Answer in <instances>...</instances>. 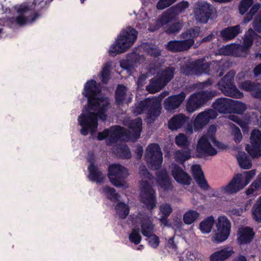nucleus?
Masks as SVG:
<instances>
[{
    "instance_id": "obj_1",
    "label": "nucleus",
    "mask_w": 261,
    "mask_h": 261,
    "mask_svg": "<svg viewBox=\"0 0 261 261\" xmlns=\"http://www.w3.org/2000/svg\"><path fill=\"white\" fill-rule=\"evenodd\" d=\"M82 94L87 98L88 106L78 118L82 126L81 133L86 136L89 132L93 135L97 130L98 118L102 121L106 120L110 102L108 98L101 95L100 90L93 80L86 83Z\"/></svg>"
},
{
    "instance_id": "obj_2",
    "label": "nucleus",
    "mask_w": 261,
    "mask_h": 261,
    "mask_svg": "<svg viewBox=\"0 0 261 261\" xmlns=\"http://www.w3.org/2000/svg\"><path fill=\"white\" fill-rule=\"evenodd\" d=\"M124 123L129 128L128 133L123 127L115 126L99 133L97 136L98 140H102L106 139L108 144H112L117 141L118 139L125 141L138 139L140 136L142 130L141 119L137 118L134 120L127 119L124 121Z\"/></svg>"
},
{
    "instance_id": "obj_3",
    "label": "nucleus",
    "mask_w": 261,
    "mask_h": 261,
    "mask_svg": "<svg viewBox=\"0 0 261 261\" xmlns=\"http://www.w3.org/2000/svg\"><path fill=\"white\" fill-rule=\"evenodd\" d=\"M216 132V126L212 125L209 127L207 134L200 138L197 145V152L199 156L216 155L217 151L215 147L221 150L226 148V145L215 139L214 135Z\"/></svg>"
},
{
    "instance_id": "obj_4",
    "label": "nucleus",
    "mask_w": 261,
    "mask_h": 261,
    "mask_svg": "<svg viewBox=\"0 0 261 261\" xmlns=\"http://www.w3.org/2000/svg\"><path fill=\"white\" fill-rule=\"evenodd\" d=\"M132 222L135 227L140 226L142 234L149 238V244L153 248H156L159 245V238L154 232V224L153 223V219L146 213H139L132 217Z\"/></svg>"
},
{
    "instance_id": "obj_5",
    "label": "nucleus",
    "mask_w": 261,
    "mask_h": 261,
    "mask_svg": "<svg viewBox=\"0 0 261 261\" xmlns=\"http://www.w3.org/2000/svg\"><path fill=\"white\" fill-rule=\"evenodd\" d=\"M139 175L142 179L140 181L141 200L148 209H153L155 207L156 200L154 191L148 182L151 176L143 165L140 166Z\"/></svg>"
},
{
    "instance_id": "obj_6",
    "label": "nucleus",
    "mask_w": 261,
    "mask_h": 261,
    "mask_svg": "<svg viewBox=\"0 0 261 261\" xmlns=\"http://www.w3.org/2000/svg\"><path fill=\"white\" fill-rule=\"evenodd\" d=\"M138 32L131 28L123 30L111 46L109 53L112 56L124 53L130 47L137 39Z\"/></svg>"
},
{
    "instance_id": "obj_7",
    "label": "nucleus",
    "mask_w": 261,
    "mask_h": 261,
    "mask_svg": "<svg viewBox=\"0 0 261 261\" xmlns=\"http://www.w3.org/2000/svg\"><path fill=\"white\" fill-rule=\"evenodd\" d=\"M200 33L199 27L189 29L181 34L184 40H172L166 45V48L172 52L184 51L188 50L194 43L195 38L197 37Z\"/></svg>"
},
{
    "instance_id": "obj_8",
    "label": "nucleus",
    "mask_w": 261,
    "mask_h": 261,
    "mask_svg": "<svg viewBox=\"0 0 261 261\" xmlns=\"http://www.w3.org/2000/svg\"><path fill=\"white\" fill-rule=\"evenodd\" d=\"M255 170L244 172L243 174H236L226 186L220 188L219 191L222 194H232L243 189L255 176Z\"/></svg>"
},
{
    "instance_id": "obj_9",
    "label": "nucleus",
    "mask_w": 261,
    "mask_h": 261,
    "mask_svg": "<svg viewBox=\"0 0 261 261\" xmlns=\"http://www.w3.org/2000/svg\"><path fill=\"white\" fill-rule=\"evenodd\" d=\"M254 34L253 30L249 29L244 36L243 45L231 44L222 47L220 53L225 56H245L252 46L251 36Z\"/></svg>"
},
{
    "instance_id": "obj_10",
    "label": "nucleus",
    "mask_w": 261,
    "mask_h": 261,
    "mask_svg": "<svg viewBox=\"0 0 261 261\" xmlns=\"http://www.w3.org/2000/svg\"><path fill=\"white\" fill-rule=\"evenodd\" d=\"M159 102L147 98L143 101L135 103L132 109V112L135 115H140L145 113L147 115V122L151 123L154 121L159 115V111L158 109Z\"/></svg>"
},
{
    "instance_id": "obj_11",
    "label": "nucleus",
    "mask_w": 261,
    "mask_h": 261,
    "mask_svg": "<svg viewBox=\"0 0 261 261\" xmlns=\"http://www.w3.org/2000/svg\"><path fill=\"white\" fill-rule=\"evenodd\" d=\"M189 6V3L186 1L179 3L164 12L156 21L154 26H153V24L151 23L149 30L153 32L160 28L161 25H165L168 22H171L173 20L175 14L183 12Z\"/></svg>"
},
{
    "instance_id": "obj_12",
    "label": "nucleus",
    "mask_w": 261,
    "mask_h": 261,
    "mask_svg": "<svg viewBox=\"0 0 261 261\" xmlns=\"http://www.w3.org/2000/svg\"><path fill=\"white\" fill-rule=\"evenodd\" d=\"M217 95L216 91H202L190 96L186 103V110L190 113L201 108L209 99Z\"/></svg>"
},
{
    "instance_id": "obj_13",
    "label": "nucleus",
    "mask_w": 261,
    "mask_h": 261,
    "mask_svg": "<svg viewBox=\"0 0 261 261\" xmlns=\"http://www.w3.org/2000/svg\"><path fill=\"white\" fill-rule=\"evenodd\" d=\"M129 173L128 170L119 164H112L109 167L108 177L111 182L118 188L127 187L124 179Z\"/></svg>"
},
{
    "instance_id": "obj_14",
    "label": "nucleus",
    "mask_w": 261,
    "mask_h": 261,
    "mask_svg": "<svg viewBox=\"0 0 261 261\" xmlns=\"http://www.w3.org/2000/svg\"><path fill=\"white\" fill-rule=\"evenodd\" d=\"M234 72L231 71L223 77L218 83V86L222 92L226 96L234 98H242L243 93L241 92L233 84Z\"/></svg>"
},
{
    "instance_id": "obj_15",
    "label": "nucleus",
    "mask_w": 261,
    "mask_h": 261,
    "mask_svg": "<svg viewBox=\"0 0 261 261\" xmlns=\"http://www.w3.org/2000/svg\"><path fill=\"white\" fill-rule=\"evenodd\" d=\"M193 65L200 73H205L213 76L216 75V77L221 76L225 71L224 63L219 61H213L208 64L203 63L202 60H199L194 61Z\"/></svg>"
},
{
    "instance_id": "obj_16",
    "label": "nucleus",
    "mask_w": 261,
    "mask_h": 261,
    "mask_svg": "<svg viewBox=\"0 0 261 261\" xmlns=\"http://www.w3.org/2000/svg\"><path fill=\"white\" fill-rule=\"evenodd\" d=\"M145 158L152 169H159L163 163L162 152L159 145L155 143L149 144L145 151Z\"/></svg>"
},
{
    "instance_id": "obj_17",
    "label": "nucleus",
    "mask_w": 261,
    "mask_h": 261,
    "mask_svg": "<svg viewBox=\"0 0 261 261\" xmlns=\"http://www.w3.org/2000/svg\"><path fill=\"white\" fill-rule=\"evenodd\" d=\"M217 230L213 236V241L221 243L225 241L230 234L231 224L225 216H220L216 223Z\"/></svg>"
},
{
    "instance_id": "obj_18",
    "label": "nucleus",
    "mask_w": 261,
    "mask_h": 261,
    "mask_svg": "<svg viewBox=\"0 0 261 261\" xmlns=\"http://www.w3.org/2000/svg\"><path fill=\"white\" fill-rule=\"evenodd\" d=\"M251 146L247 144L246 150L252 158L261 156V132L258 129L252 130L250 137Z\"/></svg>"
},
{
    "instance_id": "obj_19",
    "label": "nucleus",
    "mask_w": 261,
    "mask_h": 261,
    "mask_svg": "<svg viewBox=\"0 0 261 261\" xmlns=\"http://www.w3.org/2000/svg\"><path fill=\"white\" fill-rule=\"evenodd\" d=\"M174 72V68L172 67H166L161 70L159 66L151 64L149 68V73L150 74H154L156 73V77L165 86L172 79Z\"/></svg>"
},
{
    "instance_id": "obj_20",
    "label": "nucleus",
    "mask_w": 261,
    "mask_h": 261,
    "mask_svg": "<svg viewBox=\"0 0 261 261\" xmlns=\"http://www.w3.org/2000/svg\"><path fill=\"white\" fill-rule=\"evenodd\" d=\"M218 114L215 110L209 109L199 113L193 120L194 131L198 132L201 130L211 120L215 119Z\"/></svg>"
},
{
    "instance_id": "obj_21",
    "label": "nucleus",
    "mask_w": 261,
    "mask_h": 261,
    "mask_svg": "<svg viewBox=\"0 0 261 261\" xmlns=\"http://www.w3.org/2000/svg\"><path fill=\"white\" fill-rule=\"evenodd\" d=\"M253 0H243L241 1L239 6V11L240 14H244L247 12L249 9L251 7L250 11L247 13L246 16L244 18V23L249 22L252 19L253 16L260 8V5L258 4L253 5Z\"/></svg>"
},
{
    "instance_id": "obj_22",
    "label": "nucleus",
    "mask_w": 261,
    "mask_h": 261,
    "mask_svg": "<svg viewBox=\"0 0 261 261\" xmlns=\"http://www.w3.org/2000/svg\"><path fill=\"white\" fill-rule=\"evenodd\" d=\"M212 14L211 6L205 2L197 4L194 15L196 19L200 22L205 23L209 19Z\"/></svg>"
},
{
    "instance_id": "obj_23",
    "label": "nucleus",
    "mask_w": 261,
    "mask_h": 261,
    "mask_svg": "<svg viewBox=\"0 0 261 261\" xmlns=\"http://www.w3.org/2000/svg\"><path fill=\"white\" fill-rule=\"evenodd\" d=\"M170 172L174 179L178 183L184 185H190L192 180L191 177L181 168L175 164L169 167Z\"/></svg>"
},
{
    "instance_id": "obj_24",
    "label": "nucleus",
    "mask_w": 261,
    "mask_h": 261,
    "mask_svg": "<svg viewBox=\"0 0 261 261\" xmlns=\"http://www.w3.org/2000/svg\"><path fill=\"white\" fill-rule=\"evenodd\" d=\"M29 11L30 9L25 4H22L18 7L17 12L19 13V16L16 18V21L18 24L23 25L33 22L39 17L38 14L34 13L32 18H29L27 15L30 14Z\"/></svg>"
},
{
    "instance_id": "obj_25",
    "label": "nucleus",
    "mask_w": 261,
    "mask_h": 261,
    "mask_svg": "<svg viewBox=\"0 0 261 261\" xmlns=\"http://www.w3.org/2000/svg\"><path fill=\"white\" fill-rule=\"evenodd\" d=\"M186 97V94L184 92H181L179 94L168 97L164 102L165 109L168 112L173 111L180 106Z\"/></svg>"
},
{
    "instance_id": "obj_26",
    "label": "nucleus",
    "mask_w": 261,
    "mask_h": 261,
    "mask_svg": "<svg viewBox=\"0 0 261 261\" xmlns=\"http://www.w3.org/2000/svg\"><path fill=\"white\" fill-rule=\"evenodd\" d=\"M144 60L143 56H139L135 53H132L127 59L120 61V66L122 68L130 71L135 67L137 66L138 64L141 63Z\"/></svg>"
},
{
    "instance_id": "obj_27",
    "label": "nucleus",
    "mask_w": 261,
    "mask_h": 261,
    "mask_svg": "<svg viewBox=\"0 0 261 261\" xmlns=\"http://www.w3.org/2000/svg\"><path fill=\"white\" fill-rule=\"evenodd\" d=\"M232 99L227 98L217 99L213 103L214 110H217L221 113H230L232 110L231 105Z\"/></svg>"
},
{
    "instance_id": "obj_28",
    "label": "nucleus",
    "mask_w": 261,
    "mask_h": 261,
    "mask_svg": "<svg viewBox=\"0 0 261 261\" xmlns=\"http://www.w3.org/2000/svg\"><path fill=\"white\" fill-rule=\"evenodd\" d=\"M191 169L194 178L198 186L204 190H208L209 186L200 166L198 165H195L192 166Z\"/></svg>"
},
{
    "instance_id": "obj_29",
    "label": "nucleus",
    "mask_w": 261,
    "mask_h": 261,
    "mask_svg": "<svg viewBox=\"0 0 261 261\" xmlns=\"http://www.w3.org/2000/svg\"><path fill=\"white\" fill-rule=\"evenodd\" d=\"M132 99V95L127 88L122 86L119 85L116 92V101L118 105L121 103H128Z\"/></svg>"
},
{
    "instance_id": "obj_30",
    "label": "nucleus",
    "mask_w": 261,
    "mask_h": 261,
    "mask_svg": "<svg viewBox=\"0 0 261 261\" xmlns=\"http://www.w3.org/2000/svg\"><path fill=\"white\" fill-rule=\"evenodd\" d=\"M254 232L252 229L248 227H241L238 232V241L241 244L250 243L253 239Z\"/></svg>"
},
{
    "instance_id": "obj_31",
    "label": "nucleus",
    "mask_w": 261,
    "mask_h": 261,
    "mask_svg": "<svg viewBox=\"0 0 261 261\" xmlns=\"http://www.w3.org/2000/svg\"><path fill=\"white\" fill-rule=\"evenodd\" d=\"M234 253L233 249L228 247L213 253L210 256L211 261H223L232 255Z\"/></svg>"
},
{
    "instance_id": "obj_32",
    "label": "nucleus",
    "mask_w": 261,
    "mask_h": 261,
    "mask_svg": "<svg viewBox=\"0 0 261 261\" xmlns=\"http://www.w3.org/2000/svg\"><path fill=\"white\" fill-rule=\"evenodd\" d=\"M241 32L240 25H237L223 29L220 32V36L223 40L227 41L235 38Z\"/></svg>"
},
{
    "instance_id": "obj_33",
    "label": "nucleus",
    "mask_w": 261,
    "mask_h": 261,
    "mask_svg": "<svg viewBox=\"0 0 261 261\" xmlns=\"http://www.w3.org/2000/svg\"><path fill=\"white\" fill-rule=\"evenodd\" d=\"M186 115L179 114L174 116L168 122V127L171 130H176L181 127L188 120Z\"/></svg>"
},
{
    "instance_id": "obj_34",
    "label": "nucleus",
    "mask_w": 261,
    "mask_h": 261,
    "mask_svg": "<svg viewBox=\"0 0 261 261\" xmlns=\"http://www.w3.org/2000/svg\"><path fill=\"white\" fill-rule=\"evenodd\" d=\"M88 170V178L90 180L100 183L105 179V175L93 164L89 166Z\"/></svg>"
},
{
    "instance_id": "obj_35",
    "label": "nucleus",
    "mask_w": 261,
    "mask_h": 261,
    "mask_svg": "<svg viewBox=\"0 0 261 261\" xmlns=\"http://www.w3.org/2000/svg\"><path fill=\"white\" fill-rule=\"evenodd\" d=\"M158 182L161 187L165 190L172 188L170 180L167 174L166 170H162L157 174Z\"/></svg>"
},
{
    "instance_id": "obj_36",
    "label": "nucleus",
    "mask_w": 261,
    "mask_h": 261,
    "mask_svg": "<svg viewBox=\"0 0 261 261\" xmlns=\"http://www.w3.org/2000/svg\"><path fill=\"white\" fill-rule=\"evenodd\" d=\"M165 86L159 80L157 77L150 80L149 85L146 86V90L150 93H155L159 91Z\"/></svg>"
},
{
    "instance_id": "obj_37",
    "label": "nucleus",
    "mask_w": 261,
    "mask_h": 261,
    "mask_svg": "<svg viewBox=\"0 0 261 261\" xmlns=\"http://www.w3.org/2000/svg\"><path fill=\"white\" fill-rule=\"evenodd\" d=\"M238 162L241 168L250 169L252 166L251 161L244 152H240L237 155Z\"/></svg>"
},
{
    "instance_id": "obj_38",
    "label": "nucleus",
    "mask_w": 261,
    "mask_h": 261,
    "mask_svg": "<svg viewBox=\"0 0 261 261\" xmlns=\"http://www.w3.org/2000/svg\"><path fill=\"white\" fill-rule=\"evenodd\" d=\"M113 151L117 156L121 158L129 159L132 156L129 149L124 144H121L118 147H115L113 148Z\"/></svg>"
},
{
    "instance_id": "obj_39",
    "label": "nucleus",
    "mask_w": 261,
    "mask_h": 261,
    "mask_svg": "<svg viewBox=\"0 0 261 261\" xmlns=\"http://www.w3.org/2000/svg\"><path fill=\"white\" fill-rule=\"evenodd\" d=\"M214 218L210 216L205 219L199 224V229L203 233H208L211 232L214 223Z\"/></svg>"
},
{
    "instance_id": "obj_40",
    "label": "nucleus",
    "mask_w": 261,
    "mask_h": 261,
    "mask_svg": "<svg viewBox=\"0 0 261 261\" xmlns=\"http://www.w3.org/2000/svg\"><path fill=\"white\" fill-rule=\"evenodd\" d=\"M191 158V151L189 149L177 150L175 152V160L179 163H183Z\"/></svg>"
},
{
    "instance_id": "obj_41",
    "label": "nucleus",
    "mask_w": 261,
    "mask_h": 261,
    "mask_svg": "<svg viewBox=\"0 0 261 261\" xmlns=\"http://www.w3.org/2000/svg\"><path fill=\"white\" fill-rule=\"evenodd\" d=\"M231 107V113L238 114H242L247 109V106L245 103L240 101L234 100H232Z\"/></svg>"
},
{
    "instance_id": "obj_42",
    "label": "nucleus",
    "mask_w": 261,
    "mask_h": 261,
    "mask_svg": "<svg viewBox=\"0 0 261 261\" xmlns=\"http://www.w3.org/2000/svg\"><path fill=\"white\" fill-rule=\"evenodd\" d=\"M116 214L121 219H125L129 213V208L127 205L120 202L116 206Z\"/></svg>"
},
{
    "instance_id": "obj_43",
    "label": "nucleus",
    "mask_w": 261,
    "mask_h": 261,
    "mask_svg": "<svg viewBox=\"0 0 261 261\" xmlns=\"http://www.w3.org/2000/svg\"><path fill=\"white\" fill-rule=\"evenodd\" d=\"M199 215L195 211H188L183 216L184 221L187 224H191L198 219Z\"/></svg>"
},
{
    "instance_id": "obj_44",
    "label": "nucleus",
    "mask_w": 261,
    "mask_h": 261,
    "mask_svg": "<svg viewBox=\"0 0 261 261\" xmlns=\"http://www.w3.org/2000/svg\"><path fill=\"white\" fill-rule=\"evenodd\" d=\"M102 192L111 200L116 201L119 200V195L116 193L115 190L109 186L105 187L102 189Z\"/></svg>"
},
{
    "instance_id": "obj_45",
    "label": "nucleus",
    "mask_w": 261,
    "mask_h": 261,
    "mask_svg": "<svg viewBox=\"0 0 261 261\" xmlns=\"http://www.w3.org/2000/svg\"><path fill=\"white\" fill-rule=\"evenodd\" d=\"M169 22L166 23L165 25H161L163 27L166 33L168 34H176L178 33L181 29L182 25L179 22L174 23L171 25L169 26L168 24Z\"/></svg>"
},
{
    "instance_id": "obj_46",
    "label": "nucleus",
    "mask_w": 261,
    "mask_h": 261,
    "mask_svg": "<svg viewBox=\"0 0 261 261\" xmlns=\"http://www.w3.org/2000/svg\"><path fill=\"white\" fill-rule=\"evenodd\" d=\"M112 65V62H108L103 66L101 72V81L103 83H107L110 79V68Z\"/></svg>"
},
{
    "instance_id": "obj_47",
    "label": "nucleus",
    "mask_w": 261,
    "mask_h": 261,
    "mask_svg": "<svg viewBox=\"0 0 261 261\" xmlns=\"http://www.w3.org/2000/svg\"><path fill=\"white\" fill-rule=\"evenodd\" d=\"M252 214L254 219L256 221H261V196L259 197L254 205Z\"/></svg>"
},
{
    "instance_id": "obj_48",
    "label": "nucleus",
    "mask_w": 261,
    "mask_h": 261,
    "mask_svg": "<svg viewBox=\"0 0 261 261\" xmlns=\"http://www.w3.org/2000/svg\"><path fill=\"white\" fill-rule=\"evenodd\" d=\"M175 140L176 144L180 147H187L190 144L187 136L182 133L177 135L175 137Z\"/></svg>"
},
{
    "instance_id": "obj_49",
    "label": "nucleus",
    "mask_w": 261,
    "mask_h": 261,
    "mask_svg": "<svg viewBox=\"0 0 261 261\" xmlns=\"http://www.w3.org/2000/svg\"><path fill=\"white\" fill-rule=\"evenodd\" d=\"M261 187V180L258 178L251 184L249 188L246 191V194L250 195L251 194H256L258 189Z\"/></svg>"
},
{
    "instance_id": "obj_50",
    "label": "nucleus",
    "mask_w": 261,
    "mask_h": 261,
    "mask_svg": "<svg viewBox=\"0 0 261 261\" xmlns=\"http://www.w3.org/2000/svg\"><path fill=\"white\" fill-rule=\"evenodd\" d=\"M129 241L135 244H138L140 243L142 237L139 233V230L134 228L129 236Z\"/></svg>"
},
{
    "instance_id": "obj_51",
    "label": "nucleus",
    "mask_w": 261,
    "mask_h": 261,
    "mask_svg": "<svg viewBox=\"0 0 261 261\" xmlns=\"http://www.w3.org/2000/svg\"><path fill=\"white\" fill-rule=\"evenodd\" d=\"M160 214L163 216L168 217L172 212V208L170 204L168 203H163L159 207Z\"/></svg>"
},
{
    "instance_id": "obj_52",
    "label": "nucleus",
    "mask_w": 261,
    "mask_h": 261,
    "mask_svg": "<svg viewBox=\"0 0 261 261\" xmlns=\"http://www.w3.org/2000/svg\"><path fill=\"white\" fill-rule=\"evenodd\" d=\"M177 0H159L156 7L158 10H163L169 7Z\"/></svg>"
},
{
    "instance_id": "obj_53",
    "label": "nucleus",
    "mask_w": 261,
    "mask_h": 261,
    "mask_svg": "<svg viewBox=\"0 0 261 261\" xmlns=\"http://www.w3.org/2000/svg\"><path fill=\"white\" fill-rule=\"evenodd\" d=\"M257 85L253 84L250 81H246L241 84V88L246 91L250 92L252 95V92L255 90Z\"/></svg>"
},
{
    "instance_id": "obj_54",
    "label": "nucleus",
    "mask_w": 261,
    "mask_h": 261,
    "mask_svg": "<svg viewBox=\"0 0 261 261\" xmlns=\"http://www.w3.org/2000/svg\"><path fill=\"white\" fill-rule=\"evenodd\" d=\"M169 94V92L168 91H164L161 93L160 95L158 97H153L152 98H149V100H153L155 102H159V106L158 107V109L159 111L160 114H161V101L162 99L166 97V96L168 95Z\"/></svg>"
},
{
    "instance_id": "obj_55",
    "label": "nucleus",
    "mask_w": 261,
    "mask_h": 261,
    "mask_svg": "<svg viewBox=\"0 0 261 261\" xmlns=\"http://www.w3.org/2000/svg\"><path fill=\"white\" fill-rule=\"evenodd\" d=\"M169 94V92L168 91H164L161 93L160 95L158 97H153L152 98H149V100H153L155 102H159V106L158 107V109L159 111L160 114H161V101L162 99L166 97V96L168 95Z\"/></svg>"
},
{
    "instance_id": "obj_56",
    "label": "nucleus",
    "mask_w": 261,
    "mask_h": 261,
    "mask_svg": "<svg viewBox=\"0 0 261 261\" xmlns=\"http://www.w3.org/2000/svg\"><path fill=\"white\" fill-rule=\"evenodd\" d=\"M232 134L235 142H240L242 139V135L239 128L237 126H234L232 129Z\"/></svg>"
},
{
    "instance_id": "obj_57",
    "label": "nucleus",
    "mask_w": 261,
    "mask_h": 261,
    "mask_svg": "<svg viewBox=\"0 0 261 261\" xmlns=\"http://www.w3.org/2000/svg\"><path fill=\"white\" fill-rule=\"evenodd\" d=\"M253 24L255 30L258 33H261V11L257 14Z\"/></svg>"
},
{
    "instance_id": "obj_58",
    "label": "nucleus",
    "mask_w": 261,
    "mask_h": 261,
    "mask_svg": "<svg viewBox=\"0 0 261 261\" xmlns=\"http://www.w3.org/2000/svg\"><path fill=\"white\" fill-rule=\"evenodd\" d=\"M229 119L237 122L241 127L246 128V124L245 122L240 120L238 116L234 115H230L228 116Z\"/></svg>"
},
{
    "instance_id": "obj_59",
    "label": "nucleus",
    "mask_w": 261,
    "mask_h": 261,
    "mask_svg": "<svg viewBox=\"0 0 261 261\" xmlns=\"http://www.w3.org/2000/svg\"><path fill=\"white\" fill-rule=\"evenodd\" d=\"M137 19L139 21H143L144 22H147L148 16L147 14L143 10H141L139 11V14L137 15Z\"/></svg>"
},
{
    "instance_id": "obj_60",
    "label": "nucleus",
    "mask_w": 261,
    "mask_h": 261,
    "mask_svg": "<svg viewBox=\"0 0 261 261\" xmlns=\"http://www.w3.org/2000/svg\"><path fill=\"white\" fill-rule=\"evenodd\" d=\"M148 54L153 57H157L160 55V50L157 47H150L147 50Z\"/></svg>"
},
{
    "instance_id": "obj_61",
    "label": "nucleus",
    "mask_w": 261,
    "mask_h": 261,
    "mask_svg": "<svg viewBox=\"0 0 261 261\" xmlns=\"http://www.w3.org/2000/svg\"><path fill=\"white\" fill-rule=\"evenodd\" d=\"M150 73H149V70L148 71L146 75V74H142L141 75L138 80L137 84L139 86H142L144 84V82L145 80L147 78V77L150 75Z\"/></svg>"
},
{
    "instance_id": "obj_62",
    "label": "nucleus",
    "mask_w": 261,
    "mask_h": 261,
    "mask_svg": "<svg viewBox=\"0 0 261 261\" xmlns=\"http://www.w3.org/2000/svg\"><path fill=\"white\" fill-rule=\"evenodd\" d=\"M252 95L255 98L261 99V86L258 85L256 86L255 90L252 92Z\"/></svg>"
},
{
    "instance_id": "obj_63",
    "label": "nucleus",
    "mask_w": 261,
    "mask_h": 261,
    "mask_svg": "<svg viewBox=\"0 0 261 261\" xmlns=\"http://www.w3.org/2000/svg\"><path fill=\"white\" fill-rule=\"evenodd\" d=\"M185 131L188 135L192 134L194 131L193 124L188 123L185 128Z\"/></svg>"
},
{
    "instance_id": "obj_64",
    "label": "nucleus",
    "mask_w": 261,
    "mask_h": 261,
    "mask_svg": "<svg viewBox=\"0 0 261 261\" xmlns=\"http://www.w3.org/2000/svg\"><path fill=\"white\" fill-rule=\"evenodd\" d=\"M213 82L211 79H208L207 81L203 82L202 83H200L199 84V88L201 89H205V88L208 87L209 86L213 84Z\"/></svg>"
}]
</instances>
